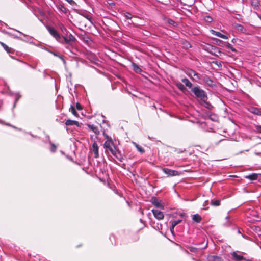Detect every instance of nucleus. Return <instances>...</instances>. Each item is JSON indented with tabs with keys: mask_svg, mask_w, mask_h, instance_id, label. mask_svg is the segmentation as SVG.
Returning a JSON list of instances; mask_svg holds the SVG:
<instances>
[{
	"mask_svg": "<svg viewBox=\"0 0 261 261\" xmlns=\"http://www.w3.org/2000/svg\"><path fill=\"white\" fill-rule=\"evenodd\" d=\"M191 91L197 97L199 98L203 102H205L207 100V98L205 92L201 89L198 86L192 88Z\"/></svg>",
	"mask_w": 261,
	"mask_h": 261,
	"instance_id": "1",
	"label": "nucleus"
},
{
	"mask_svg": "<svg viewBox=\"0 0 261 261\" xmlns=\"http://www.w3.org/2000/svg\"><path fill=\"white\" fill-rule=\"evenodd\" d=\"M92 149L94 152V158H98L99 157L98 146L97 143L95 141L92 144Z\"/></svg>",
	"mask_w": 261,
	"mask_h": 261,
	"instance_id": "8",
	"label": "nucleus"
},
{
	"mask_svg": "<svg viewBox=\"0 0 261 261\" xmlns=\"http://www.w3.org/2000/svg\"><path fill=\"white\" fill-rule=\"evenodd\" d=\"M64 39L66 43H69L71 42H73L75 40V37L71 34H70L67 37H64Z\"/></svg>",
	"mask_w": 261,
	"mask_h": 261,
	"instance_id": "15",
	"label": "nucleus"
},
{
	"mask_svg": "<svg viewBox=\"0 0 261 261\" xmlns=\"http://www.w3.org/2000/svg\"><path fill=\"white\" fill-rule=\"evenodd\" d=\"M163 172L166 174H167L169 176H171L178 175L179 174L178 171L173 170H171V169H169L168 168H164Z\"/></svg>",
	"mask_w": 261,
	"mask_h": 261,
	"instance_id": "7",
	"label": "nucleus"
},
{
	"mask_svg": "<svg viewBox=\"0 0 261 261\" xmlns=\"http://www.w3.org/2000/svg\"><path fill=\"white\" fill-rule=\"evenodd\" d=\"M47 29L49 33L57 40H59L61 37L57 31V30L53 27L48 26Z\"/></svg>",
	"mask_w": 261,
	"mask_h": 261,
	"instance_id": "4",
	"label": "nucleus"
},
{
	"mask_svg": "<svg viewBox=\"0 0 261 261\" xmlns=\"http://www.w3.org/2000/svg\"><path fill=\"white\" fill-rule=\"evenodd\" d=\"M210 32L213 35L216 36L218 37L223 38L224 39H227L228 38V37L227 36L222 34L220 32L216 31L213 30H211Z\"/></svg>",
	"mask_w": 261,
	"mask_h": 261,
	"instance_id": "9",
	"label": "nucleus"
},
{
	"mask_svg": "<svg viewBox=\"0 0 261 261\" xmlns=\"http://www.w3.org/2000/svg\"><path fill=\"white\" fill-rule=\"evenodd\" d=\"M204 19L207 22H211L213 21V18L210 16H206Z\"/></svg>",
	"mask_w": 261,
	"mask_h": 261,
	"instance_id": "35",
	"label": "nucleus"
},
{
	"mask_svg": "<svg viewBox=\"0 0 261 261\" xmlns=\"http://www.w3.org/2000/svg\"><path fill=\"white\" fill-rule=\"evenodd\" d=\"M258 177V175L256 173H252L251 174L245 176L246 178H248L251 180H254L257 179Z\"/></svg>",
	"mask_w": 261,
	"mask_h": 261,
	"instance_id": "17",
	"label": "nucleus"
},
{
	"mask_svg": "<svg viewBox=\"0 0 261 261\" xmlns=\"http://www.w3.org/2000/svg\"><path fill=\"white\" fill-rule=\"evenodd\" d=\"M209 118L213 121H217L218 120V117L215 114L210 115Z\"/></svg>",
	"mask_w": 261,
	"mask_h": 261,
	"instance_id": "31",
	"label": "nucleus"
},
{
	"mask_svg": "<svg viewBox=\"0 0 261 261\" xmlns=\"http://www.w3.org/2000/svg\"><path fill=\"white\" fill-rule=\"evenodd\" d=\"M103 147L106 149V153L108 152V151L110 152L112 151L114 148L116 147L114 145V143L112 139L107 140L103 143Z\"/></svg>",
	"mask_w": 261,
	"mask_h": 261,
	"instance_id": "2",
	"label": "nucleus"
},
{
	"mask_svg": "<svg viewBox=\"0 0 261 261\" xmlns=\"http://www.w3.org/2000/svg\"><path fill=\"white\" fill-rule=\"evenodd\" d=\"M50 149L51 151L54 152L56 149V146L54 144H52Z\"/></svg>",
	"mask_w": 261,
	"mask_h": 261,
	"instance_id": "42",
	"label": "nucleus"
},
{
	"mask_svg": "<svg viewBox=\"0 0 261 261\" xmlns=\"http://www.w3.org/2000/svg\"><path fill=\"white\" fill-rule=\"evenodd\" d=\"M54 55H55V56H56L58 57L59 58H60V59H61V60H62L64 62H65V60L64 59V58H63L62 56H60V55H57V54H54Z\"/></svg>",
	"mask_w": 261,
	"mask_h": 261,
	"instance_id": "46",
	"label": "nucleus"
},
{
	"mask_svg": "<svg viewBox=\"0 0 261 261\" xmlns=\"http://www.w3.org/2000/svg\"><path fill=\"white\" fill-rule=\"evenodd\" d=\"M232 256L237 261H241L244 259V257L242 255L238 254L236 252H234L232 253Z\"/></svg>",
	"mask_w": 261,
	"mask_h": 261,
	"instance_id": "14",
	"label": "nucleus"
},
{
	"mask_svg": "<svg viewBox=\"0 0 261 261\" xmlns=\"http://www.w3.org/2000/svg\"><path fill=\"white\" fill-rule=\"evenodd\" d=\"M58 25H59V27L60 28V29H61V31L62 32V33H64L67 32V29L65 27V26L63 24L60 23H59Z\"/></svg>",
	"mask_w": 261,
	"mask_h": 261,
	"instance_id": "30",
	"label": "nucleus"
},
{
	"mask_svg": "<svg viewBox=\"0 0 261 261\" xmlns=\"http://www.w3.org/2000/svg\"><path fill=\"white\" fill-rule=\"evenodd\" d=\"M204 80L205 83L210 86H212L214 85L213 81L208 77H205Z\"/></svg>",
	"mask_w": 261,
	"mask_h": 261,
	"instance_id": "21",
	"label": "nucleus"
},
{
	"mask_svg": "<svg viewBox=\"0 0 261 261\" xmlns=\"http://www.w3.org/2000/svg\"><path fill=\"white\" fill-rule=\"evenodd\" d=\"M217 41H219V42H221V41L220 40H218V39H217Z\"/></svg>",
	"mask_w": 261,
	"mask_h": 261,
	"instance_id": "51",
	"label": "nucleus"
},
{
	"mask_svg": "<svg viewBox=\"0 0 261 261\" xmlns=\"http://www.w3.org/2000/svg\"><path fill=\"white\" fill-rule=\"evenodd\" d=\"M226 219H228V218H229V217H228V216H227V217H226Z\"/></svg>",
	"mask_w": 261,
	"mask_h": 261,
	"instance_id": "52",
	"label": "nucleus"
},
{
	"mask_svg": "<svg viewBox=\"0 0 261 261\" xmlns=\"http://www.w3.org/2000/svg\"><path fill=\"white\" fill-rule=\"evenodd\" d=\"M182 45H183V47L186 49L190 48L191 47V45L190 44V43L186 40H185L182 42Z\"/></svg>",
	"mask_w": 261,
	"mask_h": 261,
	"instance_id": "27",
	"label": "nucleus"
},
{
	"mask_svg": "<svg viewBox=\"0 0 261 261\" xmlns=\"http://www.w3.org/2000/svg\"><path fill=\"white\" fill-rule=\"evenodd\" d=\"M57 8L64 13H66L67 12V8L65 7H64V6L63 4H59L57 6Z\"/></svg>",
	"mask_w": 261,
	"mask_h": 261,
	"instance_id": "20",
	"label": "nucleus"
},
{
	"mask_svg": "<svg viewBox=\"0 0 261 261\" xmlns=\"http://www.w3.org/2000/svg\"><path fill=\"white\" fill-rule=\"evenodd\" d=\"M133 70L136 73H140L142 71L141 69L135 63L132 64Z\"/></svg>",
	"mask_w": 261,
	"mask_h": 261,
	"instance_id": "19",
	"label": "nucleus"
},
{
	"mask_svg": "<svg viewBox=\"0 0 261 261\" xmlns=\"http://www.w3.org/2000/svg\"><path fill=\"white\" fill-rule=\"evenodd\" d=\"M227 47L230 49L232 51H236V49L233 47L231 44H230L229 43H228L227 45Z\"/></svg>",
	"mask_w": 261,
	"mask_h": 261,
	"instance_id": "37",
	"label": "nucleus"
},
{
	"mask_svg": "<svg viewBox=\"0 0 261 261\" xmlns=\"http://www.w3.org/2000/svg\"><path fill=\"white\" fill-rule=\"evenodd\" d=\"M87 126L88 127V128L91 130H92L95 135H99V133H100V132L98 129V128L93 125V124H88L87 125Z\"/></svg>",
	"mask_w": 261,
	"mask_h": 261,
	"instance_id": "11",
	"label": "nucleus"
},
{
	"mask_svg": "<svg viewBox=\"0 0 261 261\" xmlns=\"http://www.w3.org/2000/svg\"><path fill=\"white\" fill-rule=\"evenodd\" d=\"M2 46L3 47V48H4V49L8 53H11V48L9 47L8 46H7L6 44H5V43H2L1 42V43Z\"/></svg>",
	"mask_w": 261,
	"mask_h": 261,
	"instance_id": "25",
	"label": "nucleus"
},
{
	"mask_svg": "<svg viewBox=\"0 0 261 261\" xmlns=\"http://www.w3.org/2000/svg\"><path fill=\"white\" fill-rule=\"evenodd\" d=\"M255 128L256 132L261 133V125H256Z\"/></svg>",
	"mask_w": 261,
	"mask_h": 261,
	"instance_id": "38",
	"label": "nucleus"
},
{
	"mask_svg": "<svg viewBox=\"0 0 261 261\" xmlns=\"http://www.w3.org/2000/svg\"><path fill=\"white\" fill-rule=\"evenodd\" d=\"M177 86L181 91H183L185 89L184 86L180 83L177 84Z\"/></svg>",
	"mask_w": 261,
	"mask_h": 261,
	"instance_id": "36",
	"label": "nucleus"
},
{
	"mask_svg": "<svg viewBox=\"0 0 261 261\" xmlns=\"http://www.w3.org/2000/svg\"><path fill=\"white\" fill-rule=\"evenodd\" d=\"M107 140L112 139V138L109 137L107 134L104 135Z\"/></svg>",
	"mask_w": 261,
	"mask_h": 261,
	"instance_id": "47",
	"label": "nucleus"
},
{
	"mask_svg": "<svg viewBox=\"0 0 261 261\" xmlns=\"http://www.w3.org/2000/svg\"><path fill=\"white\" fill-rule=\"evenodd\" d=\"M71 5H74L75 4V2L73 0H66Z\"/></svg>",
	"mask_w": 261,
	"mask_h": 261,
	"instance_id": "40",
	"label": "nucleus"
},
{
	"mask_svg": "<svg viewBox=\"0 0 261 261\" xmlns=\"http://www.w3.org/2000/svg\"><path fill=\"white\" fill-rule=\"evenodd\" d=\"M181 81L182 83L185 84V85L188 87L189 88H192V83L189 81V80L187 78H184L181 79Z\"/></svg>",
	"mask_w": 261,
	"mask_h": 261,
	"instance_id": "16",
	"label": "nucleus"
},
{
	"mask_svg": "<svg viewBox=\"0 0 261 261\" xmlns=\"http://www.w3.org/2000/svg\"><path fill=\"white\" fill-rule=\"evenodd\" d=\"M18 32L20 34H21L22 35H23V36H25V37L28 36H27V35H26L25 34H23V33H21V32H19V31H18Z\"/></svg>",
	"mask_w": 261,
	"mask_h": 261,
	"instance_id": "49",
	"label": "nucleus"
},
{
	"mask_svg": "<svg viewBox=\"0 0 261 261\" xmlns=\"http://www.w3.org/2000/svg\"><path fill=\"white\" fill-rule=\"evenodd\" d=\"M18 100V98H17V99H16V100H15V104H14V107H15V103L17 102V101Z\"/></svg>",
	"mask_w": 261,
	"mask_h": 261,
	"instance_id": "50",
	"label": "nucleus"
},
{
	"mask_svg": "<svg viewBox=\"0 0 261 261\" xmlns=\"http://www.w3.org/2000/svg\"><path fill=\"white\" fill-rule=\"evenodd\" d=\"M192 220L194 222L199 223L201 220V217L199 215L197 214H194L193 215Z\"/></svg>",
	"mask_w": 261,
	"mask_h": 261,
	"instance_id": "18",
	"label": "nucleus"
},
{
	"mask_svg": "<svg viewBox=\"0 0 261 261\" xmlns=\"http://www.w3.org/2000/svg\"><path fill=\"white\" fill-rule=\"evenodd\" d=\"M168 23L169 24H170L173 25H175V24H176V22L174 21H173V20H172L171 19H169L168 20Z\"/></svg>",
	"mask_w": 261,
	"mask_h": 261,
	"instance_id": "41",
	"label": "nucleus"
},
{
	"mask_svg": "<svg viewBox=\"0 0 261 261\" xmlns=\"http://www.w3.org/2000/svg\"><path fill=\"white\" fill-rule=\"evenodd\" d=\"M196 250H197V249L195 247H190V251H191L192 252H195Z\"/></svg>",
	"mask_w": 261,
	"mask_h": 261,
	"instance_id": "44",
	"label": "nucleus"
},
{
	"mask_svg": "<svg viewBox=\"0 0 261 261\" xmlns=\"http://www.w3.org/2000/svg\"><path fill=\"white\" fill-rule=\"evenodd\" d=\"M151 202L154 206L156 207L160 208L162 210L164 208V206L161 203V201L155 197L151 198Z\"/></svg>",
	"mask_w": 261,
	"mask_h": 261,
	"instance_id": "5",
	"label": "nucleus"
},
{
	"mask_svg": "<svg viewBox=\"0 0 261 261\" xmlns=\"http://www.w3.org/2000/svg\"><path fill=\"white\" fill-rule=\"evenodd\" d=\"M249 111L252 114L261 115V109L252 107L249 108Z\"/></svg>",
	"mask_w": 261,
	"mask_h": 261,
	"instance_id": "10",
	"label": "nucleus"
},
{
	"mask_svg": "<svg viewBox=\"0 0 261 261\" xmlns=\"http://www.w3.org/2000/svg\"><path fill=\"white\" fill-rule=\"evenodd\" d=\"M123 15L126 19H131L133 17L132 15L129 12L124 13Z\"/></svg>",
	"mask_w": 261,
	"mask_h": 261,
	"instance_id": "34",
	"label": "nucleus"
},
{
	"mask_svg": "<svg viewBox=\"0 0 261 261\" xmlns=\"http://www.w3.org/2000/svg\"><path fill=\"white\" fill-rule=\"evenodd\" d=\"M170 231L171 232V233L173 235V236H175V232H174V227H173L172 226H171L170 227Z\"/></svg>",
	"mask_w": 261,
	"mask_h": 261,
	"instance_id": "43",
	"label": "nucleus"
},
{
	"mask_svg": "<svg viewBox=\"0 0 261 261\" xmlns=\"http://www.w3.org/2000/svg\"><path fill=\"white\" fill-rule=\"evenodd\" d=\"M258 17L259 18V19L261 20V15L258 14L257 13H255Z\"/></svg>",
	"mask_w": 261,
	"mask_h": 261,
	"instance_id": "48",
	"label": "nucleus"
},
{
	"mask_svg": "<svg viewBox=\"0 0 261 261\" xmlns=\"http://www.w3.org/2000/svg\"><path fill=\"white\" fill-rule=\"evenodd\" d=\"M209 261H222L221 257L217 256H210L208 258Z\"/></svg>",
	"mask_w": 261,
	"mask_h": 261,
	"instance_id": "22",
	"label": "nucleus"
},
{
	"mask_svg": "<svg viewBox=\"0 0 261 261\" xmlns=\"http://www.w3.org/2000/svg\"><path fill=\"white\" fill-rule=\"evenodd\" d=\"M65 124L67 126L75 125L77 127L79 126V123L78 121L72 120H67L65 122Z\"/></svg>",
	"mask_w": 261,
	"mask_h": 261,
	"instance_id": "13",
	"label": "nucleus"
},
{
	"mask_svg": "<svg viewBox=\"0 0 261 261\" xmlns=\"http://www.w3.org/2000/svg\"><path fill=\"white\" fill-rule=\"evenodd\" d=\"M69 111L72 113L73 115L74 116H76L77 115V113L75 110V109L74 107L72 105H71Z\"/></svg>",
	"mask_w": 261,
	"mask_h": 261,
	"instance_id": "29",
	"label": "nucleus"
},
{
	"mask_svg": "<svg viewBox=\"0 0 261 261\" xmlns=\"http://www.w3.org/2000/svg\"><path fill=\"white\" fill-rule=\"evenodd\" d=\"M251 4L254 9L258 10L260 5V3L258 0H251Z\"/></svg>",
	"mask_w": 261,
	"mask_h": 261,
	"instance_id": "12",
	"label": "nucleus"
},
{
	"mask_svg": "<svg viewBox=\"0 0 261 261\" xmlns=\"http://www.w3.org/2000/svg\"><path fill=\"white\" fill-rule=\"evenodd\" d=\"M211 205L217 206H219L220 205V200H212L211 202Z\"/></svg>",
	"mask_w": 261,
	"mask_h": 261,
	"instance_id": "26",
	"label": "nucleus"
},
{
	"mask_svg": "<svg viewBox=\"0 0 261 261\" xmlns=\"http://www.w3.org/2000/svg\"><path fill=\"white\" fill-rule=\"evenodd\" d=\"M181 222V220L178 219L177 220H174L171 222V226L174 227Z\"/></svg>",
	"mask_w": 261,
	"mask_h": 261,
	"instance_id": "33",
	"label": "nucleus"
},
{
	"mask_svg": "<svg viewBox=\"0 0 261 261\" xmlns=\"http://www.w3.org/2000/svg\"><path fill=\"white\" fill-rule=\"evenodd\" d=\"M76 109L77 110H81L82 109V107H81V105L79 103H76Z\"/></svg>",
	"mask_w": 261,
	"mask_h": 261,
	"instance_id": "45",
	"label": "nucleus"
},
{
	"mask_svg": "<svg viewBox=\"0 0 261 261\" xmlns=\"http://www.w3.org/2000/svg\"><path fill=\"white\" fill-rule=\"evenodd\" d=\"M235 28L237 30L240 31L241 32H244L245 30L244 27L242 25L240 24H237L235 25Z\"/></svg>",
	"mask_w": 261,
	"mask_h": 261,
	"instance_id": "24",
	"label": "nucleus"
},
{
	"mask_svg": "<svg viewBox=\"0 0 261 261\" xmlns=\"http://www.w3.org/2000/svg\"><path fill=\"white\" fill-rule=\"evenodd\" d=\"M120 151L119 150V149L116 147L115 148H114L112 151H110V152L115 157L119 153Z\"/></svg>",
	"mask_w": 261,
	"mask_h": 261,
	"instance_id": "28",
	"label": "nucleus"
},
{
	"mask_svg": "<svg viewBox=\"0 0 261 261\" xmlns=\"http://www.w3.org/2000/svg\"><path fill=\"white\" fill-rule=\"evenodd\" d=\"M115 158L120 162H122L124 159L121 153V152L118 153V154L115 156Z\"/></svg>",
	"mask_w": 261,
	"mask_h": 261,
	"instance_id": "32",
	"label": "nucleus"
},
{
	"mask_svg": "<svg viewBox=\"0 0 261 261\" xmlns=\"http://www.w3.org/2000/svg\"><path fill=\"white\" fill-rule=\"evenodd\" d=\"M151 212H152L153 216L156 219L159 220L163 219L164 217V215L163 213V212H162L161 211L159 210L153 209L151 210Z\"/></svg>",
	"mask_w": 261,
	"mask_h": 261,
	"instance_id": "6",
	"label": "nucleus"
},
{
	"mask_svg": "<svg viewBox=\"0 0 261 261\" xmlns=\"http://www.w3.org/2000/svg\"><path fill=\"white\" fill-rule=\"evenodd\" d=\"M133 144H134V145L136 147V148L137 149V150L140 152H141V153H143L145 152V150L141 146H140L139 145H138L135 142H133Z\"/></svg>",
	"mask_w": 261,
	"mask_h": 261,
	"instance_id": "23",
	"label": "nucleus"
},
{
	"mask_svg": "<svg viewBox=\"0 0 261 261\" xmlns=\"http://www.w3.org/2000/svg\"><path fill=\"white\" fill-rule=\"evenodd\" d=\"M186 74L194 81H198L200 79L199 74L195 71L192 69H188L186 71Z\"/></svg>",
	"mask_w": 261,
	"mask_h": 261,
	"instance_id": "3",
	"label": "nucleus"
},
{
	"mask_svg": "<svg viewBox=\"0 0 261 261\" xmlns=\"http://www.w3.org/2000/svg\"><path fill=\"white\" fill-rule=\"evenodd\" d=\"M255 230L259 236H261V229L259 227H256Z\"/></svg>",
	"mask_w": 261,
	"mask_h": 261,
	"instance_id": "39",
	"label": "nucleus"
}]
</instances>
